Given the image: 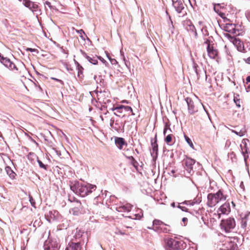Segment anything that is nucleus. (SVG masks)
<instances>
[{
    "label": "nucleus",
    "instance_id": "1a4fd4ad",
    "mask_svg": "<svg viewBox=\"0 0 250 250\" xmlns=\"http://www.w3.org/2000/svg\"><path fill=\"white\" fill-rule=\"evenodd\" d=\"M237 245L234 242H232L229 238L225 239L222 241L221 250H237Z\"/></svg>",
    "mask_w": 250,
    "mask_h": 250
},
{
    "label": "nucleus",
    "instance_id": "473e14b6",
    "mask_svg": "<svg viewBox=\"0 0 250 250\" xmlns=\"http://www.w3.org/2000/svg\"><path fill=\"white\" fill-rule=\"evenodd\" d=\"M128 159L131 161L132 165L135 167H137L138 163L133 156H128L127 157Z\"/></svg>",
    "mask_w": 250,
    "mask_h": 250
},
{
    "label": "nucleus",
    "instance_id": "a211bd4d",
    "mask_svg": "<svg viewBox=\"0 0 250 250\" xmlns=\"http://www.w3.org/2000/svg\"><path fill=\"white\" fill-rule=\"evenodd\" d=\"M220 5L219 4H215L214 6V9L215 11L218 14V15L224 20L225 21H230L229 19H228L226 16L225 13L222 12L221 11L219 10Z\"/></svg>",
    "mask_w": 250,
    "mask_h": 250
},
{
    "label": "nucleus",
    "instance_id": "e433bc0d",
    "mask_svg": "<svg viewBox=\"0 0 250 250\" xmlns=\"http://www.w3.org/2000/svg\"><path fill=\"white\" fill-rule=\"evenodd\" d=\"M194 202L192 201H186L182 204H185L187 205H193L194 204Z\"/></svg>",
    "mask_w": 250,
    "mask_h": 250
},
{
    "label": "nucleus",
    "instance_id": "2f4dec72",
    "mask_svg": "<svg viewBox=\"0 0 250 250\" xmlns=\"http://www.w3.org/2000/svg\"><path fill=\"white\" fill-rule=\"evenodd\" d=\"M51 246H52V244L49 241H46L44 245V250H51Z\"/></svg>",
    "mask_w": 250,
    "mask_h": 250
},
{
    "label": "nucleus",
    "instance_id": "f257e3e1",
    "mask_svg": "<svg viewBox=\"0 0 250 250\" xmlns=\"http://www.w3.org/2000/svg\"><path fill=\"white\" fill-rule=\"evenodd\" d=\"M227 197V195L224 194L221 190H219L215 193H209L208 194L207 204L209 207H214L220 202L225 201Z\"/></svg>",
    "mask_w": 250,
    "mask_h": 250
},
{
    "label": "nucleus",
    "instance_id": "9b49d317",
    "mask_svg": "<svg viewBox=\"0 0 250 250\" xmlns=\"http://www.w3.org/2000/svg\"><path fill=\"white\" fill-rule=\"evenodd\" d=\"M204 44L207 45V49L208 56L211 59H216L218 56V52L217 50L215 49L213 46L210 44L209 40L207 39Z\"/></svg>",
    "mask_w": 250,
    "mask_h": 250
},
{
    "label": "nucleus",
    "instance_id": "c756f323",
    "mask_svg": "<svg viewBox=\"0 0 250 250\" xmlns=\"http://www.w3.org/2000/svg\"><path fill=\"white\" fill-rule=\"evenodd\" d=\"M231 131L232 132L235 133L236 135L240 137L244 136L246 132V130L245 128L239 130H231Z\"/></svg>",
    "mask_w": 250,
    "mask_h": 250
},
{
    "label": "nucleus",
    "instance_id": "f704fd0d",
    "mask_svg": "<svg viewBox=\"0 0 250 250\" xmlns=\"http://www.w3.org/2000/svg\"><path fill=\"white\" fill-rule=\"evenodd\" d=\"M185 138L186 142L188 143V144L189 145V146L191 148H193L194 145H193L191 140H190V139L186 135H185Z\"/></svg>",
    "mask_w": 250,
    "mask_h": 250
},
{
    "label": "nucleus",
    "instance_id": "aec40b11",
    "mask_svg": "<svg viewBox=\"0 0 250 250\" xmlns=\"http://www.w3.org/2000/svg\"><path fill=\"white\" fill-rule=\"evenodd\" d=\"M115 144L120 149H122L123 146L125 144V139L123 138L117 137L115 140Z\"/></svg>",
    "mask_w": 250,
    "mask_h": 250
},
{
    "label": "nucleus",
    "instance_id": "9d476101",
    "mask_svg": "<svg viewBox=\"0 0 250 250\" xmlns=\"http://www.w3.org/2000/svg\"><path fill=\"white\" fill-rule=\"evenodd\" d=\"M240 228L244 232H249L250 231V216L246 214L241 219Z\"/></svg>",
    "mask_w": 250,
    "mask_h": 250
},
{
    "label": "nucleus",
    "instance_id": "7c9ffc66",
    "mask_svg": "<svg viewBox=\"0 0 250 250\" xmlns=\"http://www.w3.org/2000/svg\"><path fill=\"white\" fill-rule=\"evenodd\" d=\"M221 213L219 212L218 210H217V212H214L212 214V219L214 220H216V219H220L221 217Z\"/></svg>",
    "mask_w": 250,
    "mask_h": 250
},
{
    "label": "nucleus",
    "instance_id": "2eb2a0df",
    "mask_svg": "<svg viewBox=\"0 0 250 250\" xmlns=\"http://www.w3.org/2000/svg\"><path fill=\"white\" fill-rule=\"evenodd\" d=\"M23 3L26 7L32 11H36L38 8V5L37 4L30 0H23Z\"/></svg>",
    "mask_w": 250,
    "mask_h": 250
},
{
    "label": "nucleus",
    "instance_id": "423d86ee",
    "mask_svg": "<svg viewBox=\"0 0 250 250\" xmlns=\"http://www.w3.org/2000/svg\"><path fill=\"white\" fill-rule=\"evenodd\" d=\"M96 186L89 184H81L78 194L82 197H84L89 193H91L93 190H95Z\"/></svg>",
    "mask_w": 250,
    "mask_h": 250
},
{
    "label": "nucleus",
    "instance_id": "37998d69",
    "mask_svg": "<svg viewBox=\"0 0 250 250\" xmlns=\"http://www.w3.org/2000/svg\"><path fill=\"white\" fill-rule=\"evenodd\" d=\"M245 61L246 63L250 64V57H248L246 59H245Z\"/></svg>",
    "mask_w": 250,
    "mask_h": 250
},
{
    "label": "nucleus",
    "instance_id": "72a5a7b5",
    "mask_svg": "<svg viewBox=\"0 0 250 250\" xmlns=\"http://www.w3.org/2000/svg\"><path fill=\"white\" fill-rule=\"evenodd\" d=\"M76 32L80 34V36L82 39H85V37H86V35L83 29L76 30Z\"/></svg>",
    "mask_w": 250,
    "mask_h": 250
},
{
    "label": "nucleus",
    "instance_id": "4468645a",
    "mask_svg": "<svg viewBox=\"0 0 250 250\" xmlns=\"http://www.w3.org/2000/svg\"><path fill=\"white\" fill-rule=\"evenodd\" d=\"M219 212L221 213V214H227L230 211V208L229 203L223 204L218 209Z\"/></svg>",
    "mask_w": 250,
    "mask_h": 250
},
{
    "label": "nucleus",
    "instance_id": "c03bdc74",
    "mask_svg": "<svg viewBox=\"0 0 250 250\" xmlns=\"http://www.w3.org/2000/svg\"><path fill=\"white\" fill-rule=\"evenodd\" d=\"M250 82V76H248L246 78V83H248Z\"/></svg>",
    "mask_w": 250,
    "mask_h": 250
},
{
    "label": "nucleus",
    "instance_id": "4c0bfd02",
    "mask_svg": "<svg viewBox=\"0 0 250 250\" xmlns=\"http://www.w3.org/2000/svg\"><path fill=\"white\" fill-rule=\"evenodd\" d=\"M38 162L41 167L46 169L45 166L40 160H38Z\"/></svg>",
    "mask_w": 250,
    "mask_h": 250
},
{
    "label": "nucleus",
    "instance_id": "20e7f679",
    "mask_svg": "<svg viewBox=\"0 0 250 250\" xmlns=\"http://www.w3.org/2000/svg\"><path fill=\"white\" fill-rule=\"evenodd\" d=\"M69 200L72 203L70 213L76 216L80 214L83 208L81 202L74 197L72 199L69 198Z\"/></svg>",
    "mask_w": 250,
    "mask_h": 250
},
{
    "label": "nucleus",
    "instance_id": "412c9836",
    "mask_svg": "<svg viewBox=\"0 0 250 250\" xmlns=\"http://www.w3.org/2000/svg\"><path fill=\"white\" fill-rule=\"evenodd\" d=\"M173 5L178 13H181L184 8V4L181 1H176L173 2Z\"/></svg>",
    "mask_w": 250,
    "mask_h": 250
},
{
    "label": "nucleus",
    "instance_id": "58836bf2",
    "mask_svg": "<svg viewBox=\"0 0 250 250\" xmlns=\"http://www.w3.org/2000/svg\"><path fill=\"white\" fill-rule=\"evenodd\" d=\"M51 79L53 80H55V81H56L57 82H59L61 83L62 84H63V82L61 80H60V79H57V78H53V77H51Z\"/></svg>",
    "mask_w": 250,
    "mask_h": 250
},
{
    "label": "nucleus",
    "instance_id": "b1692460",
    "mask_svg": "<svg viewBox=\"0 0 250 250\" xmlns=\"http://www.w3.org/2000/svg\"><path fill=\"white\" fill-rule=\"evenodd\" d=\"M157 135H156L154 138V141L153 142H151V146L153 152H155L156 155L157 154L158 151V146L157 143Z\"/></svg>",
    "mask_w": 250,
    "mask_h": 250
},
{
    "label": "nucleus",
    "instance_id": "49530a36",
    "mask_svg": "<svg viewBox=\"0 0 250 250\" xmlns=\"http://www.w3.org/2000/svg\"><path fill=\"white\" fill-rule=\"evenodd\" d=\"M32 200H33V199H32L30 200V202H31V204H32V206H35V202H32Z\"/></svg>",
    "mask_w": 250,
    "mask_h": 250
},
{
    "label": "nucleus",
    "instance_id": "dca6fc26",
    "mask_svg": "<svg viewBox=\"0 0 250 250\" xmlns=\"http://www.w3.org/2000/svg\"><path fill=\"white\" fill-rule=\"evenodd\" d=\"M65 250H82V247L79 242H70Z\"/></svg>",
    "mask_w": 250,
    "mask_h": 250
},
{
    "label": "nucleus",
    "instance_id": "de8ad7c7",
    "mask_svg": "<svg viewBox=\"0 0 250 250\" xmlns=\"http://www.w3.org/2000/svg\"><path fill=\"white\" fill-rule=\"evenodd\" d=\"M122 103H128V102H126V101H122Z\"/></svg>",
    "mask_w": 250,
    "mask_h": 250
},
{
    "label": "nucleus",
    "instance_id": "f8f14e48",
    "mask_svg": "<svg viewBox=\"0 0 250 250\" xmlns=\"http://www.w3.org/2000/svg\"><path fill=\"white\" fill-rule=\"evenodd\" d=\"M0 62L6 67L11 70H18V68L17 67L15 64L12 62L8 58H4L2 56V57L1 58Z\"/></svg>",
    "mask_w": 250,
    "mask_h": 250
},
{
    "label": "nucleus",
    "instance_id": "79ce46f5",
    "mask_svg": "<svg viewBox=\"0 0 250 250\" xmlns=\"http://www.w3.org/2000/svg\"><path fill=\"white\" fill-rule=\"evenodd\" d=\"M182 221H183V222L184 223V226H185V225L187 224V222H188V218H186V217H184V218H183V219H182Z\"/></svg>",
    "mask_w": 250,
    "mask_h": 250
},
{
    "label": "nucleus",
    "instance_id": "f03ea898",
    "mask_svg": "<svg viewBox=\"0 0 250 250\" xmlns=\"http://www.w3.org/2000/svg\"><path fill=\"white\" fill-rule=\"evenodd\" d=\"M184 242L176 238H168L165 240L167 250H181L183 248Z\"/></svg>",
    "mask_w": 250,
    "mask_h": 250
},
{
    "label": "nucleus",
    "instance_id": "6e6552de",
    "mask_svg": "<svg viewBox=\"0 0 250 250\" xmlns=\"http://www.w3.org/2000/svg\"><path fill=\"white\" fill-rule=\"evenodd\" d=\"M236 223L233 218H229L221 221V227L226 232H229L231 229L234 228Z\"/></svg>",
    "mask_w": 250,
    "mask_h": 250
},
{
    "label": "nucleus",
    "instance_id": "0eeeda50",
    "mask_svg": "<svg viewBox=\"0 0 250 250\" xmlns=\"http://www.w3.org/2000/svg\"><path fill=\"white\" fill-rule=\"evenodd\" d=\"M186 101L188 105V112L191 114H194L198 111L199 108L201 107V104L198 101H194L190 98H187Z\"/></svg>",
    "mask_w": 250,
    "mask_h": 250
},
{
    "label": "nucleus",
    "instance_id": "a18cd8bd",
    "mask_svg": "<svg viewBox=\"0 0 250 250\" xmlns=\"http://www.w3.org/2000/svg\"><path fill=\"white\" fill-rule=\"evenodd\" d=\"M27 50H28V51H30L31 52H33L35 51V49H32V48H28L27 49Z\"/></svg>",
    "mask_w": 250,
    "mask_h": 250
},
{
    "label": "nucleus",
    "instance_id": "393cba45",
    "mask_svg": "<svg viewBox=\"0 0 250 250\" xmlns=\"http://www.w3.org/2000/svg\"><path fill=\"white\" fill-rule=\"evenodd\" d=\"M83 55L87 59V60L93 64H97L98 61L94 58H91L88 56L84 52H82Z\"/></svg>",
    "mask_w": 250,
    "mask_h": 250
},
{
    "label": "nucleus",
    "instance_id": "c9c22d12",
    "mask_svg": "<svg viewBox=\"0 0 250 250\" xmlns=\"http://www.w3.org/2000/svg\"><path fill=\"white\" fill-rule=\"evenodd\" d=\"M78 76H80V74H83V68L82 67V66H80L79 64L78 65Z\"/></svg>",
    "mask_w": 250,
    "mask_h": 250
},
{
    "label": "nucleus",
    "instance_id": "8fccbe9b",
    "mask_svg": "<svg viewBox=\"0 0 250 250\" xmlns=\"http://www.w3.org/2000/svg\"><path fill=\"white\" fill-rule=\"evenodd\" d=\"M46 3L47 4H49V2H46Z\"/></svg>",
    "mask_w": 250,
    "mask_h": 250
},
{
    "label": "nucleus",
    "instance_id": "5701e85b",
    "mask_svg": "<svg viewBox=\"0 0 250 250\" xmlns=\"http://www.w3.org/2000/svg\"><path fill=\"white\" fill-rule=\"evenodd\" d=\"M132 209V206L127 204L119 208V211L129 212Z\"/></svg>",
    "mask_w": 250,
    "mask_h": 250
},
{
    "label": "nucleus",
    "instance_id": "4be33fe9",
    "mask_svg": "<svg viewBox=\"0 0 250 250\" xmlns=\"http://www.w3.org/2000/svg\"><path fill=\"white\" fill-rule=\"evenodd\" d=\"M114 109H123L125 111H130L131 113V115H134L135 114L133 113L132 108L129 106H125L123 105H120L115 107Z\"/></svg>",
    "mask_w": 250,
    "mask_h": 250
},
{
    "label": "nucleus",
    "instance_id": "3c124183",
    "mask_svg": "<svg viewBox=\"0 0 250 250\" xmlns=\"http://www.w3.org/2000/svg\"><path fill=\"white\" fill-rule=\"evenodd\" d=\"M227 36H228V37H230V35H229V34H227Z\"/></svg>",
    "mask_w": 250,
    "mask_h": 250
},
{
    "label": "nucleus",
    "instance_id": "a19ab883",
    "mask_svg": "<svg viewBox=\"0 0 250 250\" xmlns=\"http://www.w3.org/2000/svg\"><path fill=\"white\" fill-rule=\"evenodd\" d=\"M115 107H113L112 108V110H113V111H114V110H116V111H117V112L118 113H119V114H122V113L123 111V109H120V110H119V109H114Z\"/></svg>",
    "mask_w": 250,
    "mask_h": 250
},
{
    "label": "nucleus",
    "instance_id": "a878e982",
    "mask_svg": "<svg viewBox=\"0 0 250 250\" xmlns=\"http://www.w3.org/2000/svg\"><path fill=\"white\" fill-rule=\"evenodd\" d=\"M172 132V130L170 127V124L167 122L166 123L165 125L164 128V131L163 134L164 136H166V134L168 133V134H170Z\"/></svg>",
    "mask_w": 250,
    "mask_h": 250
},
{
    "label": "nucleus",
    "instance_id": "7ed1b4c3",
    "mask_svg": "<svg viewBox=\"0 0 250 250\" xmlns=\"http://www.w3.org/2000/svg\"><path fill=\"white\" fill-rule=\"evenodd\" d=\"M152 229L159 233H167L170 231L169 225L158 219H155L153 221Z\"/></svg>",
    "mask_w": 250,
    "mask_h": 250
},
{
    "label": "nucleus",
    "instance_id": "c85d7f7f",
    "mask_svg": "<svg viewBox=\"0 0 250 250\" xmlns=\"http://www.w3.org/2000/svg\"><path fill=\"white\" fill-rule=\"evenodd\" d=\"M5 170L7 173V174L9 175L10 178L13 179L15 178V176L16 175L15 173L11 169V168L9 167H7L5 168Z\"/></svg>",
    "mask_w": 250,
    "mask_h": 250
},
{
    "label": "nucleus",
    "instance_id": "cd10ccee",
    "mask_svg": "<svg viewBox=\"0 0 250 250\" xmlns=\"http://www.w3.org/2000/svg\"><path fill=\"white\" fill-rule=\"evenodd\" d=\"M234 102L235 103L236 106L238 107H241V104H242V101L240 99L239 95H237L234 97Z\"/></svg>",
    "mask_w": 250,
    "mask_h": 250
},
{
    "label": "nucleus",
    "instance_id": "6ab92c4d",
    "mask_svg": "<svg viewBox=\"0 0 250 250\" xmlns=\"http://www.w3.org/2000/svg\"><path fill=\"white\" fill-rule=\"evenodd\" d=\"M224 29L228 32L235 33V25L234 24L227 23L224 27Z\"/></svg>",
    "mask_w": 250,
    "mask_h": 250
},
{
    "label": "nucleus",
    "instance_id": "ea45409f",
    "mask_svg": "<svg viewBox=\"0 0 250 250\" xmlns=\"http://www.w3.org/2000/svg\"><path fill=\"white\" fill-rule=\"evenodd\" d=\"M178 208H181L183 211H188L187 208L185 207L179 205L178 206Z\"/></svg>",
    "mask_w": 250,
    "mask_h": 250
},
{
    "label": "nucleus",
    "instance_id": "f3484780",
    "mask_svg": "<svg viewBox=\"0 0 250 250\" xmlns=\"http://www.w3.org/2000/svg\"><path fill=\"white\" fill-rule=\"evenodd\" d=\"M81 184L77 181L70 182V189L75 193L78 194Z\"/></svg>",
    "mask_w": 250,
    "mask_h": 250
},
{
    "label": "nucleus",
    "instance_id": "09e8293b",
    "mask_svg": "<svg viewBox=\"0 0 250 250\" xmlns=\"http://www.w3.org/2000/svg\"><path fill=\"white\" fill-rule=\"evenodd\" d=\"M114 114H115V115H117V116H121V115H117L116 113H114Z\"/></svg>",
    "mask_w": 250,
    "mask_h": 250
},
{
    "label": "nucleus",
    "instance_id": "bb28decb",
    "mask_svg": "<svg viewBox=\"0 0 250 250\" xmlns=\"http://www.w3.org/2000/svg\"><path fill=\"white\" fill-rule=\"evenodd\" d=\"M175 137L173 134L170 133L167 135L165 138V141L167 145H170L172 142V139H174Z\"/></svg>",
    "mask_w": 250,
    "mask_h": 250
},
{
    "label": "nucleus",
    "instance_id": "ddd939ff",
    "mask_svg": "<svg viewBox=\"0 0 250 250\" xmlns=\"http://www.w3.org/2000/svg\"><path fill=\"white\" fill-rule=\"evenodd\" d=\"M231 40L232 42L236 46L238 51L242 52L244 50L243 43L239 39L231 38Z\"/></svg>",
    "mask_w": 250,
    "mask_h": 250
},
{
    "label": "nucleus",
    "instance_id": "39448f33",
    "mask_svg": "<svg viewBox=\"0 0 250 250\" xmlns=\"http://www.w3.org/2000/svg\"><path fill=\"white\" fill-rule=\"evenodd\" d=\"M195 162L194 159L188 156H186L183 161L184 168L189 175H192L194 173V166Z\"/></svg>",
    "mask_w": 250,
    "mask_h": 250
}]
</instances>
